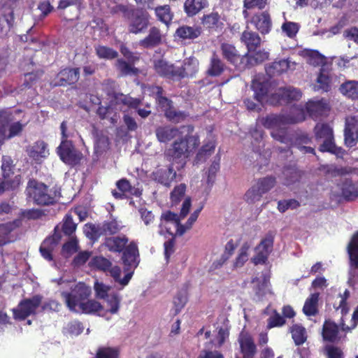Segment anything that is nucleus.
Instances as JSON below:
<instances>
[{"instance_id":"obj_35","label":"nucleus","mask_w":358,"mask_h":358,"mask_svg":"<svg viewBox=\"0 0 358 358\" xmlns=\"http://www.w3.org/2000/svg\"><path fill=\"white\" fill-rule=\"evenodd\" d=\"M339 329L338 325L331 321H325L322 328L324 340L334 342L338 338Z\"/></svg>"},{"instance_id":"obj_20","label":"nucleus","mask_w":358,"mask_h":358,"mask_svg":"<svg viewBox=\"0 0 358 358\" xmlns=\"http://www.w3.org/2000/svg\"><path fill=\"white\" fill-rule=\"evenodd\" d=\"M80 76L78 68L65 69L61 71L55 79V85L64 86L76 83Z\"/></svg>"},{"instance_id":"obj_38","label":"nucleus","mask_w":358,"mask_h":358,"mask_svg":"<svg viewBox=\"0 0 358 358\" xmlns=\"http://www.w3.org/2000/svg\"><path fill=\"white\" fill-rule=\"evenodd\" d=\"M342 195L345 199L352 201L358 197V188L350 180H345L341 187Z\"/></svg>"},{"instance_id":"obj_48","label":"nucleus","mask_w":358,"mask_h":358,"mask_svg":"<svg viewBox=\"0 0 358 358\" xmlns=\"http://www.w3.org/2000/svg\"><path fill=\"white\" fill-rule=\"evenodd\" d=\"M155 13L157 16V18L161 22L167 24L170 22L173 17V14L171 12V8L169 6L164 5L160 6L155 8Z\"/></svg>"},{"instance_id":"obj_43","label":"nucleus","mask_w":358,"mask_h":358,"mask_svg":"<svg viewBox=\"0 0 358 358\" xmlns=\"http://www.w3.org/2000/svg\"><path fill=\"white\" fill-rule=\"evenodd\" d=\"M292 337L296 345L304 343L307 339L306 329L299 324H294L291 328Z\"/></svg>"},{"instance_id":"obj_42","label":"nucleus","mask_w":358,"mask_h":358,"mask_svg":"<svg viewBox=\"0 0 358 358\" xmlns=\"http://www.w3.org/2000/svg\"><path fill=\"white\" fill-rule=\"evenodd\" d=\"M61 239V233L59 226L55 227V233L52 236L45 238L41 245L42 249L53 251Z\"/></svg>"},{"instance_id":"obj_37","label":"nucleus","mask_w":358,"mask_h":358,"mask_svg":"<svg viewBox=\"0 0 358 358\" xmlns=\"http://www.w3.org/2000/svg\"><path fill=\"white\" fill-rule=\"evenodd\" d=\"M202 23L209 30L215 31L222 26L220 15L217 12H212L202 18Z\"/></svg>"},{"instance_id":"obj_7","label":"nucleus","mask_w":358,"mask_h":358,"mask_svg":"<svg viewBox=\"0 0 358 358\" xmlns=\"http://www.w3.org/2000/svg\"><path fill=\"white\" fill-rule=\"evenodd\" d=\"M316 139H323L324 141L320 147V151L329 152L337 156H341L343 150L338 148L334 141L333 129L327 124L317 123L314 129Z\"/></svg>"},{"instance_id":"obj_41","label":"nucleus","mask_w":358,"mask_h":358,"mask_svg":"<svg viewBox=\"0 0 358 358\" xmlns=\"http://www.w3.org/2000/svg\"><path fill=\"white\" fill-rule=\"evenodd\" d=\"M319 299V294H312L305 302L303 308V311L305 315L308 316L315 315L317 313V302Z\"/></svg>"},{"instance_id":"obj_47","label":"nucleus","mask_w":358,"mask_h":358,"mask_svg":"<svg viewBox=\"0 0 358 358\" xmlns=\"http://www.w3.org/2000/svg\"><path fill=\"white\" fill-rule=\"evenodd\" d=\"M253 285V290L258 298L263 296L268 287V278L264 276L263 280L261 281L259 278H254L252 281Z\"/></svg>"},{"instance_id":"obj_31","label":"nucleus","mask_w":358,"mask_h":358,"mask_svg":"<svg viewBox=\"0 0 358 358\" xmlns=\"http://www.w3.org/2000/svg\"><path fill=\"white\" fill-rule=\"evenodd\" d=\"M128 243L125 236H113L106 238L104 245L111 252H120Z\"/></svg>"},{"instance_id":"obj_15","label":"nucleus","mask_w":358,"mask_h":358,"mask_svg":"<svg viewBox=\"0 0 358 358\" xmlns=\"http://www.w3.org/2000/svg\"><path fill=\"white\" fill-rule=\"evenodd\" d=\"M122 262L124 266V271H133L139 264V254L137 245L130 243L123 252Z\"/></svg>"},{"instance_id":"obj_34","label":"nucleus","mask_w":358,"mask_h":358,"mask_svg":"<svg viewBox=\"0 0 358 358\" xmlns=\"http://www.w3.org/2000/svg\"><path fill=\"white\" fill-rule=\"evenodd\" d=\"M347 251L352 267L358 269V232L352 238L347 246Z\"/></svg>"},{"instance_id":"obj_11","label":"nucleus","mask_w":358,"mask_h":358,"mask_svg":"<svg viewBox=\"0 0 358 358\" xmlns=\"http://www.w3.org/2000/svg\"><path fill=\"white\" fill-rule=\"evenodd\" d=\"M149 25V15L146 12L136 10L129 17L128 31L138 34L144 32Z\"/></svg>"},{"instance_id":"obj_1","label":"nucleus","mask_w":358,"mask_h":358,"mask_svg":"<svg viewBox=\"0 0 358 358\" xmlns=\"http://www.w3.org/2000/svg\"><path fill=\"white\" fill-rule=\"evenodd\" d=\"M199 145L197 136H187L173 141L171 145L164 150V159L169 162L166 169H160L153 173V178L157 182L169 187L176 178L177 171L182 169L187 159Z\"/></svg>"},{"instance_id":"obj_44","label":"nucleus","mask_w":358,"mask_h":358,"mask_svg":"<svg viewBox=\"0 0 358 358\" xmlns=\"http://www.w3.org/2000/svg\"><path fill=\"white\" fill-rule=\"evenodd\" d=\"M104 300L106 303L107 311L112 314H115L118 312L121 299L117 293H110Z\"/></svg>"},{"instance_id":"obj_21","label":"nucleus","mask_w":358,"mask_h":358,"mask_svg":"<svg viewBox=\"0 0 358 358\" xmlns=\"http://www.w3.org/2000/svg\"><path fill=\"white\" fill-rule=\"evenodd\" d=\"M306 108L312 118H317L326 114L329 109L327 101L324 99L310 100Z\"/></svg>"},{"instance_id":"obj_50","label":"nucleus","mask_w":358,"mask_h":358,"mask_svg":"<svg viewBox=\"0 0 358 358\" xmlns=\"http://www.w3.org/2000/svg\"><path fill=\"white\" fill-rule=\"evenodd\" d=\"M263 195L264 194L255 183L246 192L244 198L248 203H254L259 201Z\"/></svg>"},{"instance_id":"obj_58","label":"nucleus","mask_w":358,"mask_h":358,"mask_svg":"<svg viewBox=\"0 0 358 358\" xmlns=\"http://www.w3.org/2000/svg\"><path fill=\"white\" fill-rule=\"evenodd\" d=\"M282 174L285 177L284 184L285 185H290L298 181L300 178L299 171L294 168L285 169Z\"/></svg>"},{"instance_id":"obj_17","label":"nucleus","mask_w":358,"mask_h":358,"mask_svg":"<svg viewBox=\"0 0 358 358\" xmlns=\"http://www.w3.org/2000/svg\"><path fill=\"white\" fill-rule=\"evenodd\" d=\"M238 342L243 358H253L257 349L251 335L242 331L238 337Z\"/></svg>"},{"instance_id":"obj_16","label":"nucleus","mask_w":358,"mask_h":358,"mask_svg":"<svg viewBox=\"0 0 358 358\" xmlns=\"http://www.w3.org/2000/svg\"><path fill=\"white\" fill-rule=\"evenodd\" d=\"M201 33L202 28L199 26L182 25L176 29L175 36L181 41L190 42L198 38L201 36Z\"/></svg>"},{"instance_id":"obj_61","label":"nucleus","mask_w":358,"mask_h":358,"mask_svg":"<svg viewBox=\"0 0 358 358\" xmlns=\"http://www.w3.org/2000/svg\"><path fill=\"white\" fill-rule=\"evenodd\" d=\"M157 101L159 107L164 113V115L166 114V112L170 110V109L173 107L172 101L166 97L162 96V90L160 87H157Z\"/></svg>"},{"instance_id":"obj_23","label":"nucleus","mask_w":358,"mask_h":358,"mask_svg":"<svg viewBox=\"0 0 358 358\" xmlns=\"http://www.w3.org/2000/svg\"><path fill=\"white\" fill-rule=\"evenodd\" d=\"M162 40V34L159 29L152 27L150 29L148 36L141 40L138 44L143 48L151 49L160 45Z\"/></svg>"},{"instance_id":"obj_5","label":"nucleus","mask_w":358,"mask_h":358,"mask_svg":"<svg viewBox=\"0 0 358 358\" xmlns=\"http://www.w3.org/2000/svg\"><path fill=\"white\" fill-rule=\"evenodd\" d=\"M27 195L34 203L41 206H48L56 202V193L49 189L42 182L31 180L26 189Z\"/></svg>"},{"instance_id":"obj_4","label":"nucleus","mask_w":358,"mask_h":358,"mask_svg":"<svg viewBox=\"0 0 358 358\" xmlns=\"http://www.w3.org/2000/svg\"><path fill=\"white\" fill-rule=\"evenodd\" d=\"M192 205L191 198L187 196L182 203L180 215H177L171 211L164 213L161 215L160 223L159 224V234L165 235L168 234L171 236H179V228H180V220L184 219L188 214Z\"/></svg>"},{"instance_id":"obj_36","label":"nucleus","mask_w":358,"mask_h":358,"mask_svg":"<svg viewBox=\"0 0 358 358\" xmlns=\"http://www.w3.org/2000/svg\"><path fill=\"white\" fill-rule=\"evenodd\" d=\"M78 312L81 311L86 314H98L101 315V312L103 310V307L100 303L94 300H88L87 301H83L78 306Z\"/></svg>"},{"instance_id":"obj_52","label":"nucleus","mask_w":358,"mask_h":358,"mask_svg":"<svg viewBox=\"0 0 358 358\" xmlns=\"http://www.w3.org/2000/svg\"><path fill=\"white\" fill-rule=\"evenodd\" d=\"M90 264L91 266L104 272H107L112 266L111 262L108 259L101 256L93 257Z\"/></svg>"},{"instance_id":"obj_28","label":"nucleus","mask_w":358,"mask_h":358,"mask_svg":"<svg viewBox=\"0 0 358 358\" xmlns=\"http://www.w3.org/2000/svg\"><path fill=\"white\" fill-rule=\"evenodd\" d=\"M154 67L156 72L162 76L176 78V67L164 59L155 60Z\"/></svg>"},{"instance_id":"obj_3","label":"nucleus","mask_w":358,"mask_h":358,"mask_svg":"<svg viewBox=\"0 0 358 358\" xmlns=\"http://www.w3.org/2000/svg\"><path fill=\"white\" fill-rule=\"evenodd\" d=\"M57 283L62 286V289L69 288L71 289L70 292L63 290L61 295L64 299L70 310L78 312V306L90 296L91 288L83 282L67 280L63 278L57 280Z\"/></svg>"},{"instance_id":"obj_51","label":"nucleus","mask_w":358,"mask_h":358,"mask_svg":"<svg viewBox=\"0 0 358 358\" xmlns=\"http://www.w3.org/2000/svg\"><path fill=\"white\" fill-rule=\"evenodd\" d=\"M315 91L329 92L331 90L329 77L320 73L317 78V83L313 85Z\"/></svg>"},{"instance_id":"obj_6","label":"nucleus","mask_w":358,"mask_h":358,"mask_svg":"<svg viewBox=\"0 0 358 358\" xmlns=\"http://www.w3.org/2000/svg\"><path fill=\"white\" fill-rule=\"evenodd\" d=\"M25 125L26 123L15 121L11 110H1L0 112V146L5 139L18 136Z\"/></svg>"},{"instance_id":"obj_29","label":"nucleus","mask_w":358,"mask_h":358,"mask_svg":"<svg viewBox=\"0 0 358 358\" xmlns=\"http://www.w3.org/2000/svg\"><path fill=\"white\" fill-rule=\"evenodd\" d=\"M268 57V53L265 51H258L254 54H246L242 57V62L243 66L241 68H250L257 65Z\"/></svg>"},{"instance_id":"obj_49","label":"nucleus","mask_w":358,"mask_h":358,"mask_svg":"<svg viewBox=\"0 0 358 358\" xmlns=\"http://www.w3.org/2000/svg\"><path fill=\"white\" fill-rule=\"evenodd\" d=\"M256 184L259 187L261 192L264 194L275 185L276 180L273 176H266L258 179Z\"/></svg>"},{"instance_id":"obj_18","label":"nucleus","mask_w":358,"mask_h":358,"mask_svg":"<svg viewBox=\"0 0 358 358\" xmlns=\"http://www.w3.org/2000/svg\"><path fill=\"white\" fill-rule=\"evenodd\" d=\"M302 96L301 92L293 87H280L273 94L272 99L278 98L276 103L298 101Z\"/></svg>"},{"instance_id":"obj_2","label":"nucleus","mask_w":358,"mask_h":358,"mask_svg":"<svg viewBox=\"0 0 358 358\" xmlns=\"http://www.w3.org/2000/svg\"><path fill=\"white\" fill-rule=\"evenodd\" d=\"M304 119V110L299 106H294L287 115L271 114L259 121L264 127L272 129L271 135L275 140L289 144L291 139L287 134L286 125L298 123Z\"/></svg>"},{"instance_id":"obj_39","label":"nucleus","mask_w":358,"mask_h":358,"mask_svg":"<svg viewBox=\"0 0 358 358\" xmlns=\"http://www.w3.org/2000/svg\"><path fill=\"white\" fill-rule=\"evenodd\" d=\"M311 143V138L306 134H301L297 137L294 143V147L302 153H312L315 155V148L308 145Z\"/></svg>"},{"instance_id":"obj_14","label":"nucleus","mask_w":358,"mask_h":358,"mask_svg":"<svg viewBox=\"0 0 358 358\" xmlns=\"http://www.w3.org/2000/svg\"><path fill=\"white\" fill-rule=\"evenodd\" d=\"M58 9L62 10V15L66 20H73L77 18L82 8L81 0H61Z\"/></svg>"},{"instance_id":"obj_55","label":"nucleus","mask_w":358,"mask_h":358,"mask_svg":"<svg viewBox=\"0 0 358 358\" xmlns=\"http://www.w3.org/2000/svg\"><path fill=\"white\" fill-rule=\"evenodd\" d=\"M76 224L73 220V217L71 214H66L63 220V224L61 230L66 236L72 235L76 229Z\"/></svg>"},{"instance_id":"obj_45","label":"nucleus","mask_w":358,"mask_h":358,"mask_svg":"<svg viewBox=\"0 0 358 358\" xmlns=\"http://www.w3.org/2000/svg\"><path fill=\"white\" fill-rule=\"evenodd\" d=\"M116 103H122L129 108L137 109L141 101L137 98H133L123 94H117L115 96Z\"/></svg>"},{"instance_id":"obj_32","label":"nucleus","mask_w":358,"mask_h":358,"mask_svg":"<svg viewBox=\"0 0 358 358\" xmlns=\"http://www.w3.org/2000/svg\"><path fill=\"white\" fill-rule=\"evenodd\" d=\"M241 39L250 52L255 50L261 43V38L259 34L252 31H244Z\"/></svg>"},{"instance_id":"obj_56","label":"nucleus","mask_w":358,"mask_h":358,"mask_svg":"<svg viewBox=\"0 0 358 358\" xmlns=\"http://www.w3.org/2000/svg\"><path fill=\"white\" fill-rule=\"evenodd\" d=\"M164 115L169 121L178 123L185 120L188 115L184 111L177 110L173 106Z\"/></svg>"},{"instance_id":"obj_24","label":"nucleus","mask_w":358,"mask_h":358,"mask_svg":"<svg viewBox=\"0 0 358 358\" xmlns=\"http://www.w3.org/2000/svg\"><path fill=\"white\" fill-rule=\"evenodd\" d=\"M255 99L259 102H263L268 92V83L264 78H255L252 83Z\"/></svg>"},{"instance_id":"obj_46","label":"nucleus","mask_w":358,"mask_h":358,"mask_svg":"<svg viewBox=\"0 0 358 358\" xmlns=\"http://www.w3.org/2000/svg\"><path fill=\"white\" fill-rule=\"evenodd\" d=\"M187 186L184 183L176 185L170 194V199L172 205L178 204L185 198Z\"/></svg>"},{"instance_id":"obj_26","label":"nucleus","mask_w":358,"mask_h":358,"mask_svg":"<svg viewBox=\"0 0 358 358\" xmlns=\"http://www.w3.org/2000/svg\"><path fill=\"white\" fill-rule=\"evenodd\" d=\"M225 70V64L220 58L219 55L213 52L209 60L207 74L210 76H220Z\"/></svg>"},{"instance_id":"obj_57","label":"nucleus","mask_w":358,"mask_h":358,"mask_svg":"<svg viewBox=\"0 0 358 358\" xmlns=\"http://www.w3.org/2000/svg\"><path fill=\"white\" fill-rule=\"evenodd\" d=\"M94 289L96 297L103 299L109 296L110 293L113 292L111 291V287L110 286L99 281H96L94 282Z\"/></svg>"},{"instance_id":"obj_40","label":"nucleus","mask_w":358,"mask_h":358,"mask_svg":"<svg viewBox=\"0 0 358 358\" xmlns=\"http://www.w3.org/2000/svg\"><path fill=\"white\" fill-rule=\"evenodd\" d=\"M107 272H109L110 275L115 282H119L121 285L125 286L127 285L129 280H131L133 275V271H125L126 274L123 278H120L121 275V269L117 266H112L108 270Z\"/></svg>"},{"instance_id":"obj_33","label":"nucleus","mask_w":358,"mask_h":358,"mask_svg":"<svg viewBox=\"0 0 358 358\" xmlns=\"http://www.w3.org/2000/svg\"><path fill=\"white\" fill-rule=\"evenodd\" d=\"M207 5V0H186L184 3V10L187 16L192 17L199 13Z\"/></svg>"},{"instance_id":"obj_9","label":"nucleus","mask_w":358,"mask_h":358,"mask_svg":"<svg viewBox=\"0 0 358 358\" xmlns=\"http://www.w3.org/2000/svg\"><path fill=\"white\" fill-rule=\"evenodd\" d=\"M41 301L42 296L40 295H35L31 298L21 301L18 306L13 309L14 317L22 320L30 315L34 314Z\"/></svg>"},{"instance_id":"obj_54","label":"nucleus","mask_w":358,"mask_h":358,"mask_svg":"<svg viewBox=\"0 0 358 358\" xmlns=\"http://www.w3.org/2000/svg\"><path fill=\"white\" fill-rule=\"evenodd\" d=\"M299 28V24L288 21L285 22L281 26L282 33L290 38H294L296 36Z\"/></svg>"},{"instance_id":"obj_60","label":"nucleus","mask_w":358,"mask_h":358,"mask_svg":"<svg viewBox=\"0 0 358 358\" xmlns=\"http://www.w3.org/2000/svg\"><path fill=\"white\" fill-rule=\"evenodd\" d=\"M117 349L110 347H100L97 350L96 358H118Z\"/></svg>"},{"instance_id":"obj_59","label":"nucleus","mask_w":358,"mask_h":358,"mask_svg":"<svg viewBox=\"0 0 358 358\" xmlns=\"http://www.w3.org/2000/svg\"><path fill=\"white\" fill-rule=\"evenodd\" d=\"M203 206H201L199 208L194 210L193 213L191 214L190 217L186 222L185 224H180V228H179V236H182L187 230L190 229L192 227L193 224L197 220L200 212L201 211Z\"/></svg>"},{"instance_id":"obj_22","label":"nucleus","mask_w":358,"mask_h":358,"mask_svg":"<svg viewBox=\"0 0 358 358\" xmlns=\"http://www.w3.org/2000/svg\"><path fill=\"white\" fill-rule=\"evenodd\" d=\"M26 152L29 157L35 161H41L49 155L48 145L43 141H38L27 147Z\"/></svg>"},{"instance_id":"obj_30","label":"nucleus","mask_w":358,"mask_h":358,"mask_svg":"<svg viewBox=\"0 0 358 358\" xmlns=\"http://www.w3.org/2000/svg\"><path fill=\"white\" fill-rule=\"evenodd\" d=\"M289 69H291V62L288 59H281L268 64L266 67V72L269 77H273L281 74Z\"/></svg>"},{"instance_id":"obj_8","label":"nucleus","mask_w":358,"mask_h":358,"mask_svg":"<svg viewBox=\"0 0 358 358\" xmlns=\"http://www.w3.org/2000/svg\"><path fill=\"white\" fill-rule=\"evenodd\" d=\"M57 153L62 162L71 166L78 164L83 158L82 152L74 147L71 141L68 140H62L57 148Z\"/></svg>"},{"instance_id":"obj_19","label":"nucleus","mask_w":358,"mask_h":358,"mask_svg":"<svg viewBox=\"0 0 358 358\" xmlns=\"http://www.w3.org/2000/svg\"><path fill=\"white\" fill-rule=\"evenodd\" d=\"M222 55L224 59L233 65L242 69L241 66H243L242 62V57L239 55L238 50L232 44L223 43L220 45Z\"/></svg>"},{"instance_id":"obj_13","label":"nucleus","mask_w":358,"mask_h":358,"mask_svg":"<svg viewBox=\"0 0 358 358\" xmlns=\"http://www.w3.org/2000/svg\"><path fill=\"white\" fill-rule=\"evenodd\" d=\"M181 134L182 132L180 129L169 125L159 126L155 130L157 139L158 141L163 143H167L173 139H175V141L176 140L184 138L187 136H194L193 135H185L182 136Z\"/></svg>"},{"instance_id":"obj_63","label":"nucleus","mask_w":358,"mask_h":358,"mask_svg":"<svg viewBox=\"0 0 358 358\" xmlns=\"http://www.w3.org/2000/svg\"><path fill=\"white\" fill-rule=\"evenodd\" d=\"M250 245L248 243H245L240 249L238 256L234 262L235 267H241L248 259V250Z\"/></svg>"},{"instance_id":"obj_12","label":"nucleus","mask_w":358,"mask_h":358,"mask_svg":"<svg viewBox=\"0 0 358 358\" xmlns=\"http://www.w3.org/2000/svg\"><path fill=\"white\" fill-rule=\"evenodd\" d=\"M199 62L194 56L183 59L180 67H176V78H193L199 72Z\"/></svg>"},{"instance_id":"obj_27","label":"nucleus","mask_w":358,"mask_h":358,"mask_svg":"<svg viewBox=\"0 0 358 358\" xmlns=\"http://www.w3.org/2000/svg\"><path fill=\"white\" fill-rule=\"evenodd\" d=\"M338 91L347 99H358V80H345L339 86Z\"/></svg>"},{"instance_id":"obj_53","label":"nucleus","mask_w":358,"mask_h":358,"mask_svg":"<svg viewBox=\"0 0 358 358\" xmlns=\"http://www.w3.org/2000/svg\"><path fill=\"white\" fill-rule=\"evenodd\" d=\"M20 184V177L17 176L13 180L6 179V177H0V195L6 190L13 189Z\"/></svg>"},{"instance_id":"obj_10","label":"nucleus","mask_w":358,"mask_h":358,"mask_svg":"<svg viewBox=\"0 0 358 358\" xmlns=\"http://www.w3.org/2000/svg\"><path fill=\"white\" fill-rule=\"evenodd\" d=\"M273 241V235L271 233H268L259 244L256 246L255 249V255L252 258V262L255 265L266 263L269 254L272 251Z\"/></svg>"},{"instance_id":"obj_25","label":"nucleus","mask_w":358,"mask_h":358,"mask_svg":"<svg viewBox=\"0 0 358 358\" xmlns=\"http://www.w3.org/2000/svg\"><path fill=\"white\" fill-rule=\"evenodd\" d=\"M252 22L263 34H268L272 25L270 15L266 12H262L254 15L252 19Z\"/></svg>"},{"instance_id":"obj_64","label":"nucleus","mask_w":358,"mask_h":358,"mask_svg":"<svg viewBox=\"0 0 358 358\" xmlns=\"http://www.w3.org/2000/svg\"><path fill=\"white\" fill-rule=\"evenodd\" d=\"M96 52L100 58L111 59L117 56V52L106 46H97Z\"/></svg>"},{"instance_id":"obj_62","label":"nucleus","mask_w":358,"mask_h":358,"mask_svg":"<svg viewBox=\"0 0 358 358\" xmlns=\"http://www.w3.org/2000/svg\"><path fill=\"white\" fill-rule=\"evenodd\" d=\"M122 229V226L116 220H113L109 222H105L102 227L101 229L106 234H115L120 231Z\"/></svg>"}]
</instances>
